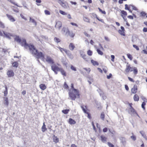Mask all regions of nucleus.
<instances>
[{
  "mask_svg": "<svg viewBox=\"0 0 147 147\" xmlns=\"http://www.w3.org/2000/svg\"><path fill=\"white\" fill-rule=\"evenodd\" d=\"M14 40L20 43L22 46H24V47L26 46L28 47L29 50L32 54L36 56L37 58H41L42 59H44L45 55L44 54L41 52L38 51L33 44L27 43L25 39H23L22 42V40L20 38L19 36H16L14 38Z\"/></svg>",
  "mask_w": 147,
  "mask_h": 147,
  "instance_id": "f257e3e1",
  "label": "nucleus"
},
{
  "mask_svg": "<svg viewBox=\"0 0 147 147\" xmlns=\"http://www.w3.org/2000/svg\"><path fill=\"white\" fill-rule=\"evenodd\" d=\"M68 94L69 97L72 100H75L76 98H80V94L78 90H77L76 91H70L69 92Z\"/></svg>",
  "mask_w": 147,
  "mask_h": 147,
  "instance_id": "f03ea898",
  "label": "nucleus"
},
{
  "mask_svg": "<svg viewBox=\"0 0 147 147\" xmlns=\"http://www.w3.org/2000/svg\"><path fill=\"white\" fill-rule=\"evenodd\" d=\"M58 3L64 8L66 9L68 6V4L63 0H57Z\"/></svg>",
  "mask_w": 147,
  "mask_h": 147,
  "instance_id": "7ed1b4c3",
  "label": "nucleus"
},
{
  "mask_svg": "<svg viewBox=\"0 0 147 147\" xmlns=\"http://www.w3.org/2000/svg\"><path fill=\"white\" fill-rule=\"evenodd\" d=\"M131 103L130 104V108H129L130 111L131 113V115L133 116H135L136 115H137L138 117H140L138 115L135 109L131 106Z\"/></svg>",
  "mask_w": 147,
  "mask_h": 147,
  "instance_id": "20e7f679",
  "label": "nucleus"
},
{
  "mask_svg": "<svg viewBox=\"0 0 147 147\" xmlns=\"http://www.w3.org/2000/svg\"><path fill=\"white\" fill-rule=\"evenodd\" d=\"M121 30H119L118 31V32L120 35L123 36H125V33L124 32L125 29L123 26H121Z\"/></svg>",
  "mask_w": 147,
  "mask_h": 147,
  "instance_id": "39448f33",
  "label": "nucleus"
},
{
  "mask_svg": "<svg viewBox=\"0 0 147 147\" xmlns=\"http://www.w3.org/2000/svg\"><path fill=\"white\" fill-rule=\"evenodd\" d=\"M3 32L4 35L3 36H5V37L8 38L10 40L11 39L10 36H13V35L9 33H7V32H5V31H3Z\"/></svg>",
  "mask_w": 147,
  "mask_h": 147,
  "instance_id": "423d86ee",
  "label": "nucleus"
},
{
  "mask_svg": "<svg viewBox=\"0 0 147 147\" xmlns=\"http://www.w3.org/2000/svg\"><path fill=\"white\" fill-rule=\"evenodd\" d=\"M128 63H127V65H126V68L125 69V71L127 73H129V71H133V68L131 67L130 65H128Z\"/></svg>",
  "mask_w": 147,
  "mask_h": 147,
  "instance_id": "0eeeda50",
  "label": "nucleus"
},
{
  "mask_svg": "<svg viewBox=\"0 0 147 147\" xmlns=\"http://www.w3.org/2000/svg\"><path fill=\"white\" fill-rule=\"evenodd\" d=\"M62 26V23L60 21H57L56 22V24L55 26V27L56 28H58L60 30Z\"/></svg>",
  "mask_w": 147,
  "mask_h": 147,
  "instance_id": "6e6552de",
  "label": "nucleus"
},
{
  "mask_svg": "<svg viewBox=\"0 0 147 147\" xmlns=\"http://www.w3.org/2000/svg\"><path fill=\"white\" fill-rule=\"evenodd\" d=\"M61 68H59L55 65H53L51 66V69L53 71H59Z\"/></svg>",
  "mask_w": 147,
  "mask_h": 147,
  "instance_id": "1a4fd4ad",
  "label": "nucleus"
},
{
  "mask_svg": "<svg viewBox=\"0 0 147 147\" xmlns=\"http://www.w3.org/2000/svg\"><path fill=\"white\" fill-rule=\"evenodd\" d=\"M46 60L49 63L53 64L54 63L53 59L49 56H47Z\"/></svg>",
  "mask_w": 147,
  "mask_h": 147,
  "instance_id": "9d476101",
  "label": "nucleus"
},
{
  "mask_svg": "<svg viewBox=\"0 0 147 147\" xmlns=\"http://www.w3.org/2000/svg\"><path fill=\"white\" fill-rule=\"evenodd\" d=\"M138 90L137 86L136 85H134V87L131 90V92L132 93L135 94L136 93Z\"/></svg>",
  "mask_w": 147,
  "mask_h": 147,
  "instance_id": "9b49d317",
  "label": "nucleus"
},
{
  "mask_svg": "<svg viewBox=\"0 0 147 147\" xmlns=\"http://www.w3.org/2000/svg\"><path fill=\"white\" fill-rule=\"evenodd\" d=\"M120 140L123 146H125L126 144V140L125 138L124 137H121L120 138Z\"/></svg>",
  "mask_w": 147,
  "mask_h": 147,
  "instance_id": "f8f14e48",
  "label": "nucleus"
},
{
  "mask_svg": "<svg viewBox=\"0 0 147 147\" xmlns=\"http://www.w3.org/2000/svg\"><path fill=\"white\" fill-rule=\"evenodd\" d=\"M65 53L69 58L71 59H72L73 58V56L69 50H67V51H65Z\"/></svg>",
  "mask_w": 147,
  "mask_h": 147,
  "instance_id": "ddd939ff",
  "label": "nucleus"
},
{
  "mask_svg": "<svg viewBox=\"0 0 147 147\" xmlns=\"http://www.w3.org/2000/svg\"><path fill=\"white\" fill-rule=\"evenodd\" d=\"M14 73L12 70H10L7 72V75L8 77H11L14 76Z\"/></svg>",
  "mask_w": 147,
  "mask_h": 147,
  "instance_id": "4468645a",
  "label": "nucleus"
},
{
  "mask_svg": "<svg viewBox=\"0 0 147 147\" xmlns=\"http://www.w3.org/2000/svg\"><path fill=\"white\" fill-rule=\"evenodd\" d=\"M6 16L8 18V19L11 21L14 22L15 21V20L14 19V18L11 15L7 14H6Z\"/></svg>",
  "mask_w": 147,
  "mask_h": 147,
  "instance_id": "2eb2a0df",
  "label": "nucleus"
},
{
  "mask_svg": "<svg viewBox=\"0 0 147 147\" xmlns=\"http://www.w3.org/2000/svg\"><path fill=\"white\" fill-rule=\"evenodd\" d=\"M4 100V104L8 106L9 105V102L8 101V98L6 96L3 98Z\"/></svg>",
  "mask_w": 147,
  "mask_h": 147,
  "instance_id": "dca6fc26",
  "label": "nucleus"
},
{
  "mask_svg": "<svg viewBox=\"0 0 147 147\" xmlns=\"http://www.w3.org/2000/svg\"><path fill=\"white\" fill-rule=\"evenodd\" d=\"M81 56L84 60L87 61V56L84 54H83V51L80 52Z\"/></svg>",
  "mask_w": 147,
  "mask_h": 147,
  "instance_id": "f3484780",
  "label": "nucleus"
},
{
  "mask_svg": "<svg viewBox=\"0 0 147 147\" xmlns=\"http://www.w3.org/2000/svg\"><path fill=\"white\" fill-rule=\"evenodd\" d=\"M59 71L61 72V74L65 76H66V73L63 68H61Z\"/></svg>",
  "mask_w": 147,
  "mask_h": 147,
  "instance_id": "a211bd4d",
  "label": "nucleus"
},
{
  "mask_svg": "<svg viewBox=\"0 0 147 147\" xmlns=\"http://www.w3.org/2000/svg\"><path fill=\"white\" fill-rule=\"evenodd\" d=\"M67 33H68L69 36L71 37H73L74 36V34L72 32H70L69 30H66Z\"/></svg>",
  "mask_w": 147,
  "mask_h": 147,
  "instance_id": "6ab92c4d",
  "label": "nucleus"
},
{
  "mask_svg": "<svg viewBox=\"0 0 147 147\" xmlns=\"http://www.w3.org/2000/svg\"><path fill=\"white\" fill-rule=\"evenodd\" d=\"M69 48L70 50L73 51L75 48V47L72 43H71L69 46Z\"/></svg>",
  "mask_w": 147,
  "mask_h": 147,
  "instance_id": "aec40b11",
  "label": "nucleus"
},
{
  "mask_svg": "<svg viewBox=\"0 0 147 147\" xmlns=\"http://www.w3.org/2000/svg\"><path fill=\"white\" fill-rule=\"evenodd\" d=\"M69 123L71 125L74 124L76 123V121L72 118L69 119Z\"/></svg>",
  "mask_w": 147,
  "mask_h": 147,
  "instance_id": "412c9836",
  "label": "nucleus"
},
{
  "mask_svg": "<svg viewBox=\"0 0 147 147\" xmlns=\"http://www.w3.org/2000/svg\"><path fill=\"white\" fill-rule=\"evenodd\" d=\"M100 138L102 142H106L107 138L104 136H100Z\"/></svg>",
  "mask_w": 147,
  "mask_h": 147,
  "instance_id": "4be33fe9",
  "label": "nucleus"
},
{
  "mask_svg": "<svg viewBox=\"0 0 147 147\" xmlns=\"http://www.w3.org/2000/svg\"><path fill=\"white\" fill-rule=\"evenodd\" d=\"M53 141L55 143L58 142H59V138L55 135H53Z\"/></svg>",
  "mask_w": 147,
  "mask_h": 147,
  "instance_id": "5701e85b",
  "label": "nucleus"
},
{
  "mask_svg": "<svg viewBox=\"0 0 147 147\" xmlns=\"http://www.w3.org/2000/svg\"><path fill=\"white\" fill-rule=\"evenodd\" d=\"M91 62L92 63L93 65L95 66V65H99V63L96 61H95L93 59H92L91 60Z\"/></svg>",
  "mask_w": 147,
  "mask_h": 147,
  "instance_id": "b1692460",
  "label": "nucleus"
},
{
  "mask_svg": "<svg viewBox=\"0 0 147 147\" xmlns=\"http://www.w3.org/2000/svg\"><path fill=\"white\" fill-rule=\"evenodd\" d=\"M40 87L42 90H44L46 88V86L45 84H41L40 85Z\"/></svg>",
  "mask_w": 147,
  "mask_h": 147,
  "instance_id": "393cba45",
  "label": "nucleus"
},
{
  "mask_svg": "<svg viewBox=\"0 0 147 147\" xmlns=\"http://www.w3.org/2000/svg\"><path fill=\"white\" fill-rule=\"evenodd\" d=\"M5 90L4 91V96H6L7 95V94H8V92H7V88L6 86H5Z\"/></svg>",
  "mask_w": 147,
  "mask_h": 147,
  "instance_id": "a878e982",
  "label": "nucleus"
},
{
  "mask_svg": "<svg viewBox=\"0 0 147 147\" xmlns=\"http://www.w3.org/2000/svg\"><path fill=\"white\" fill-rule=\"evenodd\" d=\"M12 65L13 67H17L18 66V63L17 61H15L12 63Z\"/></svg>",
  "mask_w": 147,
  "mask_h": 147,
  "instance_id": "bb28decb",
  "label": "nucleus"
},
{
  "mask_svg": "<svg viewBox=\"0 0 147 147\" xmlns=\"http://www.w3.org/2000/svg\"><path fill=\"white\" fill-rule=\"evenodd\" d=\"M42 131L43 132H45L47 129L46 127V125L44 122L43 123V125L42 127Z\"/></svg>",
  "mask_w": 147,
  "mask_h": 147,
  "instance_id": "cd10ccee",
  "label": "nucleus"
},
{
  "mask_svg": "<svg viewBox=\"0 0 147 147\" xmlns=\"http://www.w3.org/2000/svg\"><path fill=\"white\" fill-rule=\"evenodd\" d=\"M30 21L33 23L35 26L36 25V22L34 19H32L31 17L30 18Z\"/></svg>",
  "mask_w": 147,
  "mask_h": 147,
  "instance_id": "c85d7f7f",
  "label": "nucleus"
},
{
  "mask_svg": "<svg viewBox=\"0 0 147 147\" xmlns=\"http://www.w3.org/2000/svg\"><path fill=\"white\" fill-rule=\"evenodd\" d=\"M134 99L135 101H138L139 100V97L137 94H135L134 96Z\"/></svg>",
  "mask_w": 147,
  "mask_h": 147,
  "instance_id": "c756f323",
  "label": "nucleus"
},
{
  "mask_svg": "<svg viewBox=\"0 0 147 147\" xmlns=\"http://www.w3.org/2000/svg\"><path fill=\"white\" fill-rule=\"evenodd\" d=\"M55 42L57 43H58L61 41L60 39L57 37H55L54 39Z\"/></svg>",
  "mask_w": 147,
  "mask_h": 147,
  "instance_id": "7c9ffc66",
  "label": "nucleus"
},
{
  "mask_svg": "<svg viewBox=\"0 0 147 147\" xmlns=\"http://www.w3.org/2000/svg\"><path fill=\"white\" fill-rule=\"evenodd\" d=\"M96 51L98 54L101 55H102L103 54V53L100 50V49H97Z\"/></svg>",
  "mask_w": 147,
  "mask_h": 147,
  "instance_id": "2f4dec72",
  "label": "nucleus"
},
{
  "mask_svg": "<svg viewBox=\"0 0 147 147\" xmlns=\"http://www.w3.org/2000/svg\"><path fill=\"white\" fill-rule=\"evenodd\" d=\"M83 20L84 21L86 22H90V20L87 17L84 16L83 17Z\"/></svg>",
  "mask_w": 147,
  "mask_h": 147,
  "instance_id": "473e14b6",
  "label": "nucleus"
},
{
  "mask_svg": "<svg viewBox=\"0 0 147 147\" xmlns=\"http://www.w3.org/2000/svg\"><path fill=\"white\" fill-rule=\"evenodd\" d=\"M69 109H66L63 110L62 111V112L64 114H67L69 112Z\"/></svg>",
  "mask_w": 147,
  "mask_h": 147,
  "instance_id": "72a5a7b5",
  "label": "nucleus"
},
{
  "mask_svg": "<svg viewBox=\"0 0 147 147\" xmlns=\"http://www.w3.org/2000/svg\"><path fill=\"white\" fill-rule=\"evenodd\" d=\"M105 115L104 112H102L100 115V118L103 120H104Z\"/></svg>",
  "mask_w": 147,
  "mask_h": 147,
  "instance_id": "f704fd0d",
  "label": "nucleus"
},
{
  "mask_svg": "<svg viewBox=\"0 0 147 147\" xmlns=\"http://www.w3.org/2000/svg\"><path fill=\"white\" fill-rule=\"evenodd\" d=\"M128 5L127 4H125V10H128L131 13H132V11L130 9V7H127Z\"/></svg>",
  "mask_w": 147,
  "mask_h": 147,
  "instance_id": "c9c22d12",
  "label": "nucleus"
},
{
  "mask_svg": "<svg viewBox=\"0 0 147 147\" xmlns=\"http://www.w3.org/2000/svg\"><path fill=\"white\" fill-rule=\"evenodd\" d=\"M133 72L136 75L138 73V70L136 67H134L133 68Z\"/></svg>",
  "mask_w": 147,
  "mask_h": 147,
  "instance_id": "e433bc0d",
  "label": "nucleus"
},
{
  "mask_svg": "<svg viewBox=\"0 0 147 147\" xmlns=\"http://www.w3.org/2000/svg\"><path fill=\"white\" fill-rule=\"evenodd\" d=\"M146 102L144 101L143 102L142 104V107L144 110H145V106L146 105Z\"/></svg>",
  "mask_w": 147,
  "mask_h": 147,
  "instance_id": "4c0bfd02",
  "label": "nucleus"
},
{
  "mask_svg": "<svg viewBox=\"0 0 147 147\" xmlns=\"http://www.w3.org/2000/svg\"><path fill=\"white\" fill-rule=\"evenodd\" d=\"M63 87L65 89H68L69 87V86L67 84L66 82H64V85L63 86Z\"/></svg>",
  "mask_w": 147,
  "mask_h": 147,
  "instance_id": "58836bf2",
  "label": "nucleus"
},
{
  "mask_svg": "<svg viewBox=\"0 0 147 147\" xmlns=\"http://www.w3.org/2000/svg\"><path fill=\"white\" fill-rule=\"evenodd\" d=\"M59 12L60 13L63 15H67V13L61 10H59Z\"/></svg>",
  "mask_w": 147,
  "mask_h": 147,
  "instance_id": "ea45409f",
  "label": "nucleus"
},
{
  "mask_svg": "<svg viewBox=\"0 0 147 147\" xmlns=\"http://www.w3.org/2000/svg\"><path fill=\"white\" fill-rule=\"evenodd\" d=\"M127 57L130 59V60H132L133 59L132 56L130 54L128 53L127 54Z\"/></svg>",
  "mask_w": 147,
  "mask_h": 147,
  "instance_id": "a19ab883",
  "label": "nucleus"
},
{
  "mask_svg": "<svg viewBox=\"0 0 147 147\" xmlns=\"http://www.w3.org/2000/svg\"><path fill=\"white\" fill-rule=\"evenodd\" d=\"M87 54L89 56H91L92 54V51H91L90 50H88L87 51Z\"/></svg>",
  "mask_w": 147,
  "mask_h": 147,
  "instance_id": "79ce46f5",
  "label": "nucleus"
},
{
  "mask_svg": "<svg viewBox=\"0 0 147 147\" xmlns=\"http://www.w3.org/2000/svg\"><path fill=\"white\" fill-rule=\"evenodd\" d=\"M121 13L122 14L126 16L127 15V12L124 10H122L121 11Z\"/></svg>",
  "mask_w": 147,
  "mask_h": 147,
  "instance_id": "37998d69",
  "label": "nucleus"
},
{
  "mask_svg": "<svg viewBox=\"0 0 147 147\" xmlns=\"http://www.w3.org/2000/svg\"><path fill=\"white\" fill-rule=\"evenodd\" d=\"M0 27L3 28H4L5 27L4 24L1 22H0Z\"/></svg>",
  "mask_w": 147,
  "mask_h": 147,
  "instance_id": "c03bdc74",
  "label": "nucleus"
},
{
  "mask_svg": "<svg viewBox=\"0 0 147 147\" xmlns=\"http://www.w3.org/2000/svg\"><path fill=\"white\" fill-rule=\"evenodd\" d=\"M71 87L72 89L71 91H76L77 90H78V89H75L74 88V84L73 83H72L71 84Z\"/></svg>",
  "mask_w": 147,
  "mask_h": 147,
  "instance_id": "a18cd8bd",
  "label": "nucleus"
},
{
  "mask_svg": "<svg viewBox=\"0 0 147 147\" xmlns=\"http://www.w3.org/2000/svg\"><path fill=\"white\" fill-rule=\"evenodd\" d=\"M98 9L99 10V11L102 13L105 14H106V12L105 11L102 10L99 7L98 8Z\"/></svg>",
  "mask_w": 147,
  "mask_h": 147,
  "instance_id": "49530a36",
  "label": "nucleus"
},
{
  "mask_svg": "<svg viewBox=\"0 0 147 147\" xmlns=\"http://www.w3.org/2000/svg\"><path fill=\"white\" fill-rule=\"evenodd\" d=\"M146 14V13L144 11H142L141 12L140 15L141 16L144 17Z\"/></svg>",
  "mask_w": 147,
  "mask_h": 147,
  "instance_id": "de8ad7c7",
  "label": "nucleus"
},
{
  "mask_svg": "<svg viewBox=\"0 0 147 147\" xmlns=\"http://www.w3.org/2000/svg\"><path fill=\"white\" fill-rule=\"evenodd\" d=\"M70 68L71 69H72V70H73L75 71H76V67H74L73 65H71Z\"/></svg>",
  "mask_w": 147,
  "mask_h": 147,
  "instance_id": "09e8293b",
  "label": "nucleus"
},
{
  "mask_svg": "<svg viewBox=\"0 0 147 147\" xmlns=\"http://www.w3.org/2000/svg\"><path fill=\"white\" fill-rule=\"evenodd\" d=\"M45 14L47 15H49L50 14L49 11L47 10H45Z\"/></svg>",
  "mask_w": 147,
  "mask_h": 147,
  "instance_id": "8fccbe9b",
  "label": "nucleus"
},
{
  "mask_svg": "<svg viewBox=\"0 0 147 147\" xmlns=\"http://www.w3.org/2000/svg\"><path fill=\"white\" fill-rule=\"evenodd\" d=\"M86 113L88 115V117L89 119H90L91 118V115L89 113L87 112L86 113Z\"/></svg>",
  "mask_w": 147,
  "mask_h": 147,
  "instance_id": "3c124183",
  "label": "nucleus"
},
{
  "mask_svg": "<svg viewBox=\"0 0 147 147\" xmlns=\"http://www.w3.org/2000/svg\"><path fill=\"white\" fill-rule=\"evenodd\" d=\"M131 138L132 140L135 141L136 140V137L135 136L133 135L131 136Z\"/></svg>",
  "mask_w": 147,
  "mask_h": 147,
  "instance_id": "603ef678",
  "label": "nucleus"
},
{
  "mask_svg": "<svg viewBox=\"0 0 147 147\" xmlns=\"http://www.w3.org/2000/svg\"><path fill=\"white\" fill-rule=\"evenodd\" d=\"M133 47L134 48L136 49V50L137 51H138L139 50V48L136 45H133Z\"/></svg>",
  "mask_w": 147,
  "mask_h": 147,
  "instance_id": "864d4df0",
  "label": "nucleus"
},
{
  "mask_svg": "<svg viewBox=\"0 0 147 147\" xmlns=\"http://www.w3.org/2000/svg\"><path fill=\"white\" fill-rule=\"evenodd\" d=\"M129 6L132 7L133 9L135 10H137V8L134 5H130Z\"/></svg>",
  "mask_w": 147,
  "mask_h": 147,
  "instance_id": "5fc2aeb1",
  "label": "nucleus"
},
{
  "mask_svg": "<svg viewBox=\"0 0 147 147\" xmlns=\"http://www.w3.org/2000/svg\"><path fill=\"white\" fill-rule=\"evenodd\" d=\"M59 49L61 52L62 51H64L65 52V51H66L67 50L66 49L61 48L60 47H59Z\"/></svg>",
  "mask_w": 147,
  "mask_h": 147,
  "instance_id": "6e6d98bb",
  "label": "nucleus"
},
{
  "mask_svg": "<svg viewBox=\"0 0 147 147\" xmlns=\"http://www.w3.org/2000/svg\"><path fill=\"white\" fill-rule=\"evenodd\" d=\"M140 133L142 135V136L144 138H145V137L146 136V135L144 134V133L143 131H140Z\"/></svg>",
  "mask_w": 147,
  "mask_h": 147,
  "instance_id": "4d7b16f0",
  "label": "nucleus"
},
{
  "mask_svg": "<svg viewBox=\"0 0 147 147\" xmlns=\"http://www.w3.org/2000/svg\"><path fill=\"white\" fill-rule=\"evenodd\" d=\"M108 145L109 147H114V145L110 142L108 143Z\"/></svg>",
  "mask_w": 147,
  "mask_h": 147,
  "instance_id": "13d9d810",
  "label": "nucleus"
},
{
  "mask_svg": "<svg viewBox=\"0 0 147 147\" xmlns=\"http://www.w3.org/2000/svg\"><path fill=\"white\" fill-rule=\"evenodd\" d=\"M111 60L112 61L114 62V59L115 58V57L114 55H111Z\"/></svg>",
  "mask_w": 147,
  "mask_h": 147,
  "instance_id": "bf43d9fd",
  "label": "nucleus"
},
{
  "mask_svg": "<svg viewBox=\"0 0 147 147\" xmlns=\"http://www.w3.org/2000/svg\"><path fill=\"white\" fill-rule=\"evenodd\" d=\"M81 108L82 109V110L83 111V112L85 113H86V112H87L86 110L84 108V107L82 106H81Z\"/></svg>",
  "mask_w": 147,
  "mask_h": 147,
  "instance_id": "052dcab7",
  "label": "nucleus"
},
{
  "mask_svg": "<svg viewBox=\"0 0 147 147\" xmlns=\"http://www.w3.org/2000/svg\"><path fill=\"white\" fill-rule=\"evenodd\" d=\"M112 75L110 73L109 75L107 76V78L108 79H110L112 76Z\"/></svg>",
  "mask_w": 147,
  "mask_h": 147,
  "instance_id": "680f3d73",
  "label": "nucleus"
},
{
  "mask_svg": "<svg viewBox=\"0 0 147 147\" xmlns=\"http://www.w3.org/2000/svg\"><path fill=\"white\" fill-rule=\"evenodd\" d=\"M128 79H129V80L131 82H134V80L132 79V78H131L130 77H128Z\"/></svg>",
  "mask_w": 147,
  "mask_h": 147,
  "instance_id": "e2e57ef3",
  "label": "nucleus"
},
{
  "mask_svg": "<svg viewBox=\"0 0 147 147\" xmlns=\"http://www.w3.org/2000/svg\"><path fill=\"white\" fill-rule=\"evenodd\" d=\"M20 16L22 19H24L25 20H27V19L22 14H20Z\"/></svg>",
  "mask_w": 147,
  "mask_h": 147,
  "instance_id": "0e129e2a",
  "label": "nucleus"
},
{
  "mask_svg": "<svg viewBox=\"0 0 147 147\" xmlns=\"http://www.w3.org/2000/svg\"><path fill=\"white\" fill-rule=\"evenodd\" d=\"M70 24L73 25V26H76V27H77L78 26V25L76 24V23H74V22H71L70 23Z\"/></svg>",
  "mask_w": 147,
  "mask_h": 147,
  "instance_id": "69168bd1",
  "label": "nucleus"
},
{
  "mask_svg": "<svg viewBox=\"0 0 147 147\" xmlns=\"http://www.w3.org/2000/svg\"><path fill=\"white\" fill-rule=\"evenodd\" d=\"M108 131V128L107 127H105L103 129V131L104 132H106Z\"/></svg>",
  "mask_w": 147,
  "mask_h": 147,
  "instance_id": "338daca9",
  "label": "nucleus"
},
{
  "mask_svg": "<svg viewBox=\"0 0 147 147\" xmlns=\"http://www.w3.org/2000/svg\"><path fill=\"white\" fill-rule=\"evenodd\" d=\"M125 87L126 90L128 91L129 90V88L127 84H125Z\"/></svg>",
  "mask_w": 147,
  "mask_h": 147,
  "instance_id": "774afa93",
  "label": "nucleus"
}]
</instances>
